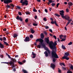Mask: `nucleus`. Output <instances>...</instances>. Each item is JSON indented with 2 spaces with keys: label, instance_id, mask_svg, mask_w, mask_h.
Segmentation results:
<instances>
[{
  "label": "nucleus",
  "instance_id": "obj_17",
  "mask_svg": "<svg viewBox=\"0 0 73 73\" xmlns=\"http://www.w3.org/2000/svg\"><path fill=\"white\" fill-rule=\"evenodd\" d=\"M18 36V34L15 33L13 35V37L14 38H16Z\"/></svg>",
  "mask_w": 73,
  "mask_h": 73
},
{
  "label": "nucleus",
  "instance_id": "obj_40",
  "mask_svg": "<svg viewBox=\"0 0 73 73\" xmlns=\"http://www.w3.org/2000/svg\"><path fill=\"white\" fill-rule=\"evenodd\" d=\"M47 20V19L46 17L44 18H43V20L44 21H46Z\"/></svg>",
  "mask_w": 73,
  "mask_h": 73
},
{
  "label": "nucleus",
  "instance_id": "obj_27",
  "mask_svg": "<svg viewBox=\"0 0 73 73\" xmlns=\"http://www.w3.org/2000/svg\"><path fill=\"white\" fill-rule=\"evenodd\" d=\"M63 37V35H59V37L60 39H62V37Z\"/></svg>",
  "mask_w": 73,
  "mask_h": 73
},
{
  "label": "nucleus",
  "instance_id": "obj_55",
  "mask_svg": "<svg viewBox=\"0 0 73 73\" xmlns=\"http://www.w3.org/2000/svg\"><path fill=\"white\" fill-rule=\"evenodd\" d=\"M44 11H45L46 13H48V10L46 9H45Z\"/></svg>",
  "mask_w": 73,
  "mask_h": 73
},
{
  "label": "nucleus",
  "instance_id": "obj_11",
  "mask_svg": "<svg viewBox=\"0 0 73 73\" xmlns=\"http://www.w3.org/2000/svg\"><path fill=\"white\" fill-rule=\"evenodd\" d=\"M68 4L69 5L68 8H70L71 6H72V5H73V3L70 2H69L68 3Z\"/></svg>",
  "mask_w": 73,
  "mask_h": 73
},
{
  "label": "nucleus",
  "instance_id": "obj_46",
  "mask_svg": "<svg viewBox=\"0 0 73 73\" xmlns=\"http://www.w3.org/2000/svg\"><path fill=\"white\" fill-rule=\"evenodd\" d=\"M36 42H38V41H39V42L40 38L37 39H36Z\"/></svg>",
  "mask_w": 73,
  "mask_h": 73
},
{
  "label": "nucleus",
  "instance_id": "obj_18",
  "mask_svg": "<svg viewBox=\"0 0 73 73\" xmlns=\"http://www.w3.org/2000/svg\"><path fill=\"white\" fill-rule=\"evenodd\" d=\"M30 31H31V33H32L33 34V33H35V31L33 29H32V28H31V29H30Z\"/></svg>",
  "mask_w": 73,
  "mask_h": 73
},
{
  "label": "nucleus",
  "instance_id": "obj_44",
  "mask_svg": "<svg viewBox=\"0 0 73 73\" xmlns=\"http://www.w3.org/2000/svg\"><path fill=\"white\" fill-rule=\"evenodd\" d=\"M33 25L34 26H37V24H35V23H33Z\"/></svg>",
  "mask_w": 73,
  "mask_h": 73
},
{
  "label": "nucleus",
  "instance_id": "obj_63",
  "mask_svg": "<svg viewBox=\"0 0 73 73\" xmlns=\"http://www.w3.org/2000/svg\"><path fill=\"white\" fill-rule=\"evenodd\" d=\"M35 19H37V16H35Z\"/></svg>",
  "mask_w": 73,
  "mask_h": 73
},
{
  "label": "nucleus",
  "instance_id": "obj_36",
  "mask_svg": "<svg viewBox=\"0 0 73 73\" xmlns=\"http://www.w3.org/2000/svg\"><path fill=\"white\" fill-rule=\"evenodd\" d=\"M55 15L56 16H57V17H60V15H58V14H56Z\"/></svg>",
  "mask_w": 73,
  "mask_h": 73
},
{
  "label": "nucleus",
  "instance_id": "obj_47",
  "mask_svg": "<svg viewBox=\"0 0 73 73\" xmlns=\"http://www.w3.org/2000/svg\"><path fill=\"white\" fill-rule=\"evenodd\" d=\"M45 28H46V29H48V28H49V27L48 26H45Z\"/></svg>",
  "mask_w": 73,
  "mask_h": 73
},
{
  "label": "nucleus",
  "instance_id": "obj_6",
  "mask_svg": "<svg viewBox=\"0 0 73 73\" xmlns=\"http://www.w3.org/2000/svg\"><path fill=\"white\" fill-rule=\"evenodd\" d=\"M1 2H3V1H4V3L5 4H7L11 3H12V0H1Z\"/></svg>",
  "mask_w": 73,
  "mask_h": 73
},
{
  "label": "nucleus",
  "instance_id": "obj_45",
  "mask_svg": "<svg viewBox=\"0 0 73 73\" xmlns=\"http://www.w3.org/2000/svg\"><path fill=\"white\" fill-rule=\"evenodd\" d=\"M18 14L19 15L21 16V15H22V14H21V12H19Z\"/></svg>",
  "mask_w": 73,
  "mask_h": 73
},
{
  "label": "nucleus",
  "instance_id": "obj_20",
  "mask_svg": "<svg viewBox=\"0 0 73 73\" xmlns=\"http://www.w3.org/2000/svg\"><path fill=\"white\" fill-rule=\"evenodd\" d=\"M64 54L66 56H69V53H68V52H66Z\"/></svg>",
  "mask_w": 73,
  "mask_h": 73
},
{
  "label": "nucleus",
  "instance_id": "obj_29",
  "mask_svg": "<svg viewBox=\"0 0 73 73\" xmlns=\"http://www.w3.org/2000/svg\"><path fill=\"white\" fill-rule=\"evenodd\" d=\"M55 21H52L51 22V24H55Z\"/></svg>",
  "mask_w": 73,
  "mask_h": 73
},
{
  "label": "nucleus",
  "instance_id": "obj_37",
  "mask_svg": "<svg viewBox=\"0 0 73 73\" xmlns=\"http://www.w3.org/2000/svg\"><path fill=\"white\" fill-rule=\"evenodd\" d=\"M51 5L52 7H54V5H56V4H55L54 3H52Z\"/></svg>",
  "mask_w": 73,
  "mask_h": 73
},
{
  "label": "nucleus",
  "instance_id": "obj_56",
  "mask_svg": "<svg viewBox=\"0 0 73 73\" xmlns=\"http://www.w3.org/2000/svg\"><path fill=\"white\" fill-rule=\"evenodd\" d=\"M64 39H66V36L64 35Z\"/></svg>",
  "mask_w": 73,
  "mask_h": 73
},
{
  "label": "nucleus",
  "instance_id": "obj_62",
  "mask_svg": "<svg viewBox=\"0 0 73 73\" xmlns=\"http://www.w3.org/2000/svg\"><path fill=\"white\" fill-rule=\"evenodd\" d=\"M50 20H51V21H53V20H54L52 18H50Z\"/></svg>",
  "mask_w": 73,
  "mask_h": 73
},
{
  "label": "nucleus",
  "instance_id": "obj_54",
  "mask_svg": "<svg viewBox=\"0 0 73 73\" xmlns=\"http://www.w3.org/2000/svg\"><path fill=\"white\" fill-rule=\"evenodd\" d=\"M0 40L1 41H3V38L2 37H0Z\"/></svg>",
  "mask_w": 73,
  "mask_h": 73
},
{
  "label": "nucleus",
  "instance_id": "obj_13",
  "mask_svg": "<svg viewBox=\"0 0 73 73\" xmlns=\"http://www.w3.org/2000/svg\"><path fill=\"white\" fill-rule=\"evenodd\" d=\"M1 63H3V64H9V65H11L12 63L11 62V61L10 62H1Z\"/></svg>",
  "mask_w": 73,
  "mask_h": 73
},
{
  "label": "nucleus",
  "instance_id": "obj_33",
  "mask_svg": "<svg viewBox=\"0 0 73 73\" xmlns=\"http://www.w3.org/2000/svg\"><path fill=\"white\" fill-rule=\"evenodd\" d=\"M30 37L31 38H33V35H30Z\"/></svg>",
  "mask_w": 73,
  "mask_h": 73
},
{
  "label": "nucleus",
  "instance_id": "obj_60",
  "mask_svg": "<svg viewBox=\"0 0 73 73\" xmlns=\"http://www.w3.org/2000/svg\"><path fill=\"white\" fill-rule=\"evenodd\" d=\"M0 57L1 58H3V55H0Z\"/></svg>",
  "mask_w": 73,
  "mask_h": 73
},
{
  "label": "nucleus",
  "instance_id": "obj_14",
  "mask_svg": "<svg viewBox=\"0 0 73 73\" xmlns=\"http://www.w3.org/2000/svg\"><path fill=\"white\" fill-rule=\"evenodd\" d=\"M10 5L11 6V9H14V7H15V5H13V4H10Z\"/></svg>",
  "mask_w": 73,
  "mask_h": 73
},
{
  "label": "nucleus",
  "instance_id": "obj_28",
  "mask_svg": "<svg viewBox=\"0 0 73 73\" xmlns=\"http://www.w3.org/2000/svg\"><path fill=\"white\" fill-rule=\"evenodd\" d=\"M55 24L56 26H57V27H59V26H58V24H57L56 21H55Z\"/></svg>",
  "mask_w": 73,
  "mask_h": 73
},
{
  "label": "nucleus",
  "instance_id": "obj_35",
  "mask_svg": "<svg viewBox=\"0 0 73 73\" xmlns=\"http://www.w3.org/2000/svg\"><path fill=\"white\" fill-rule=\"evenodd\" d=\"M41 44H40V45H38L37 46V48H41Z\"/></svg>",
  "mask_w": 73,
  "mask_h": 73
},
{
  "label": "nucleus",
  "instance_id": "obj_7",
  "mask_svg": "<svg viewBox=\"0 0 73 73\" xmlns=\"http://www.w3.org/2000/svg\"><path fill=\"white\" fill-rule=\"evenodd\" d=\"M11 60L13 62L11 61V62H12V64H11L10 65L11 66H11L12 68H14V67H15V66L14 65V62H16V60H15V59L13 58H11Z\"/></svg>",
  "mask_w": 73,
  "mask_h": 73
},
{
  "label": "nucleus",
  "instance_id": "obj_10",
  "mask_svg": "<svg viewBox=\"0 0 73 73\" xmlns=\"http://www.w3.org/2000/svg\"><path fill=\"white\" fill-rule=\"evenodd\" d=\"M25 42H29L30 41L29 37V36H26L25 39L24 40Z\"/></svg>",
  "mask_w": 73,
  "mask_h": 73
},
{
  "label": "nucleus",
  "instance_id": "obj_41",
  "mask_svg": "<svg viewBox=\"0 0 73 73\" xmlns=\"http://www.w3.org/2000/svg\"><path fill=\"white\" fill-rule=\"evenodd\" d=\"M67 73H72V72L69 70L67 72Z\"/></svg>",
  "mask_w": 73,
  "mask_h": 73
},
{
  "label": "nucleus",
  "instance_id": "obj_57",
  "mask_svg": "<svg viewBox=\"0 0 73 73\" xmlns=\"http://www.w3.org/2000/svg\"><path fill=\"white\" fill-rule=\"evenodd\" d=\"M44 34H45L46 35H47V34H48V33H46V31H44Z\"/></svg>",
  "mask_w": 73,
  "mask_h": 73
},
{
  "label": "nucleus",
  "instance_id": "obj_5",
  "mask_svg": "<svg viewBox=\"0 0 73 73\" xmlns=\"http://www.w3.org/2000/svg\"><path fill=\"white\" fill-rule=\"evenodd\" d=\"M25 0H21L20 3L22 4V5H24L25 4L26 5H28V2L27 0H25L23 2V1H24Z\"/></svg>",
  "mask_w": 73,
  "mask_h": 73
},
{
  "label": "nucleus",
  "instance_id": "obj_8",
  "mask_svg": "<svg viewBox=\"0 0 73 73\" xmlns=\"http://www.w3.org/2000/svg\"><path fill=\"white\" fill-rule=\"evenodd\" d=\"M49 37H47V38H45V42H46L47 44H49V46L50 44V40H49Z\"/></svg>",
  "mask_w": 73,
  "mask_h": 73
},
{
  "label": "nucleus",
  "instance_id": "obj_39",
  "mask_svg": "<svg viewBox=\"0 0 73 73\" xmlns=\"http://www.w3.org/2000/svg\"><path fill=\"white\" fill-rule=\"evenodd\" d=\"M72 42H70L68 44V45H72Z\"/></svg>",
  "mask_w": 73,
  "mask_h": 73
},
{
  "label": "nucleus",
  "instance_id": "obj_34",
  "mask_svg": "<svg viewBox=\"0 0 73 73\" xmlns=\"http://www.w3.org/2000/svg\"><path fill=\"white\" fill-rule=\"evenodd\" d=\"M33 11L35 12H37V11L35 9V7H34V9H33Z\"/></svg>",
  "mask_w": 73,
  "mask_h": 73
},
{
  "label": "nucleus",
  "instance_id": "obj_43",
  "mask_svg": "<svg viewBox=\"0 0 73 73\" xmlns=\"http://www.w3.org/2000/svg\"><path fill=\"white\" fill-rule=\"evenodd\" d=\"M26 13L27 15H29L31 14V13L29 12H26Z\"/></svg>",
  "mask_w": 73,
  "mask_h": 73
},
{
  "label": "nucleus",
  "instance_id": "obj_48",
  "mask_svg": "<svg viewBox=\"0 0 73 73\" xmlns=\"http://www.w3.org/2000/svg\"><path fill=\"white\" fill-rule=\"evenodd\" d=\"M53 37L55 39V40L57 39V37H56V36L55 35H53Z\"/></svg>",
  "mask_w": 73,
  "mask_h": 73
},
{
  "label": "nucleus",
  "instance_id": "obj_64",
  "mask_svg": "<svg viewBox=\"0 0 73 73\" xmlns=\"http://www.w3.org/2000/svg\"><path fill=\"white\" fill-rule=\"evenodd\" d=\"M3 31H7V29H3Z\"/></svg>",
  "mask_w": 73,
  "mask_h": 73
},
{
  "label": "nucleus",
  "instance_id": "obj_15",
  "mask_svg": "<svg viewBox=\"0 0 73 73\" xmlns=\"http://www.w3.org/2000/svg\"><path fill=\"white\" fill-rule=\"evenodd\" d=\"M32 54L33 56V57H32V58H35L36 57V54H35L33 52H32Z\"/></svg>",
  "mask_w": 73,
  "mask_h": 73
},
{
  "label": "nucleus",
  "instance_id": "obj_58",
  "mask_svg": "<svg viewBox=\"0 0 73 73\" xmlns=\"http://www.w3.org/2000/svg\"><path fill=\"white\" fill-rule=\"evenodd\" d=\"M13 71L16 72V68H14L13 69Z\"/></svg>",
  "mask_w": 73,
  "mask_h": 73
},
{
  "label": "nucleus",
  "instance_id": "obj_1",
  "mask_svg": "<svg viewBox=\"0 0 73 73\" xmlns=\"http://www.w3.org/2000/svg\"><path fill=\"white\" fill-rule=\"evenodd\" d=\"M57 45V43L54 42V43L52 41L50 42V48L52 50L51 52V56L52 57H54L55 58H58V55L56 53V52H57L56 49V46Z\"/></svg>",
  "mask_w": 73,
  "mask_h": 73
},
{
  "label": "nucleus",
  "instance_id": "obj_59",
  "mask_svg": "<svg viewBox=\"0 0 73 73\" xmlns=\"http://www.w3.org/2000/svg\"><path fill=\"white\" fill-rule=\"evenodd\" d=\"M7 56H8V57H9V58H11V56H10V55H7Z\"/></svg>",
  "mask_w": 73,
  "mask_h": 73
},
{
  "label": "nucleus",
  "instance_id": "obj_9",
  "mask_svg": "<svg viewBox=\"0 0 73 73\" xmlns=\"http://www.w3.org/2000/svg\"><path fill=\"white\" fill-rule=\"evenodd\" d=\"M16 19L17 20H20V21H21V22L23 21V19L21 18V17H19V15L17 16Z\"/></svg>",
  "mask_w": 73,
  "mask_h": 73
},
{
  "label": "nucleus",
  "instance_id": "obj_31",
  "mask_svg": "<svg viewBox=\"0 0 73 73\" xmlns=\"http://www.w3.org/2000/svg\"><path fill=\"white\" fill-rule=\"evenodd\" d=\"M62 70H66V68L62 67Z\"/></svg>",
  "mask_w": 73,
  "mask_h": 73
},
{
  "label": "nucleus",
  "instance_id": "obj_19",
  "mask_svg": "<svg viewBox=\"0 0 73 73\" xmlns=\"http://www.w3.org/2000/svg\"><path fill=\"white\" fill-rule=\"evenodd\" d=\"M0 47L1 48H4V45L0 42Z\"/></svg>",
  "mask_w": 73,
  "mask_h": 73
},
{
  "label": "nucleus",
  "instance_id": "obj_49",
  "mask_svg": "<svg viewBox=\"0 0 73 73\" xmlns=\"http://www.w3.org/2000/svg\"><path fill=\"white\" fill-rule=\"evenodd\" d=\"M70 68L71 69H72V70H73V65H71V66H70Z\"/></svg>",
  "mask_w": 73,
  "mask_h": 73
},
{
  "label": "nucleus",
  "instance_id": "obj_4",
  "mask_svg": "<svg viewBox=\"0 0 73 73\" xmlns=\"http://www.w3.org/2000/svg\"><path fill=\"white\" fill-rule=\"evenodd\" d=\"M67 18H65L64 19L65 20H67L68 21L67 22V23L66 25V27H67L70 23V22L72 21V19H70V17H69V16H67Z\"/></svg>",
  "mask_w": 73,
  "mask_h": 73
},
{
  "label": "nucleus",
  "instance_id": "obj_16",
  "mask_svg": "<svg viewBox=\"0 0 73 73\" xmlns=\"http://www.w3.org/2000/svg\"><path fill=\"white\" fill-rule=\"evenodd\" d=\"M51 68H52L53 69H54V68H55V65H54V64H51Z\"/></svg>",
  "mask_w": 73,
  "mask_h": 73
},
{
  "label": "nucleus",
  "instance_id": "obj_61",
  "mask_svg": "<svg viewBox=\"0 0 73 73\" xmlns=\"http://www.w3.org/2000/svg\"><path fill=\"white\" fill-rule=\"evenodd\" d=\"M49 31L50 32H51V33H52V29H49Z\"/></svg>",
  "mask_w": 73,
  "mask_h": 73
},
{
  "label": "nucleus",
  "instance_id": "obj_12",
  "mask_svg": "<svg viewBox=\"0 0 73 73\" xmlns=\"http://www.w3.org/2000/svg\"><path fill=\"white\" fill-rule=\"evenodd\" d=\"M62 59H66L67 60H68L69 59V58L67 56H64L62 57Z\"/></svg>",
  "mask_w": 73,
  "mask_h": 73
},
{
  "label": "nucleus",
  "instance_id": "obj_2",
  "mask_svg": "<svg viewBox=\"0 0 73 73\" xmlns=\"http://www.w3.org/2000/svg\"><path fill=\"white\" fill-rule=\"evenodd\" d=\"M39 42L40 43V44L41 46L43 48L46 50V51H45L44 52V54H45V56L46 57H48L49 56L48 54H50V51L49 50L48 48L45 46V44H44L42 43V42H44V40L42 39L41 38H40L39 39Z\"/></svg>",
  "mask_w": 73,
  "mask_h": 73
},
{
  "label": "nucleus",
  "instance_id": "obj_22",
  "mask_svg": "<svg viewBox=\"0 0 73 73\" xmlns=\"http://www.w3.org/2000/svg\"><path fill=\"white\" fill-rule=\"evenodd\" d=\"M60 65L61 66H62V65H63L64 66H65V64H64V63H60Z\"/></svg>",
  "mask_w": 73,
  "mask_h": 73
},
{
  "label": "nucleus",
  "instance_id": "obj_26",
  "mask_svg": "<svg viewBox=\"0 0 73 73\" xmlns=\"http://www.w3.org/2000/svg\"><path fill=\"white\" fill-rule=\"evenodd\" d=\"M66 40V39H65L64 38H62V39L61 40V41H62H62H65V40Z\"/></svg>",
  "mask_w": 73,
  "mask_h": 73
},
{
  "label": "nucleus",
  "instance_id": "obj_52",
  "mask_svg": "<svg viewBox=\"0 0 73 73\" xmlns=\"http://www.w3.org/2000/svg\"><path fill=\"white\" fill-rule=\"evenodd\" d=\"M66 11L67 12H69V9H66Z\"/></svg>",
  "mask_w": 73,
  "mask_h": 73
},
{
  "label": "nucleus",
  "instance_id": "obj_23",
  "mask_svg": "<svg viewBox=\"0 0 73 73\" xmlns=\"http://www.w3.org/2000/svg\"><path fill=\"white\" fill-rule=\"evenodd\" d=\"M6 7L7 8H11V6H9V5L8 4H7V5H6Z\"/></svg>",
  "mask_w": 73,
  "mask_h": 73
},
{
  "label": "nucleus",
  "instance_id": "obj_53",
  "mask_svg": "<svg viewBox=\"0 0 73 73\" xmlns=\"http://www.w3.org/2000/svg\"><path fill=\"white\" fill-rule=\"evenodd\" d=\"M59 4H60V3H58L56 4V7H57V8H58V6L59 5Z\"/></svg>",
  "mask_w": 73,
  "mask_h": 73
},
{
  "label": "nucleus",
  "instance_id": "obj_50",
  "mask_svg": "<svg viewBox=\"0 0 73 73\" xmlns=\"http://www.w3.org/2000/svg\"><path fill=\"white\" fill-rule=\"evenodd\" d=\"M48 2L50 3H52V0H48Z\"/></svg>",
  "mask_w": 73,
  "mask_h": 73
},
{
  "label": "nucleus",
  "instance_id": "obj_21",
  "mask_svg": "<svg viewBox=\"0 0 73 73\" xmlns=\"http://www.w3.org/2000/svg\"><path fill=\"white\" fill-rule=\"evenodd\" d=\"M41 37L42 38H44V35L43 33H42L41 35Z\"/></svg>",
  "mask_w": 73,
  "mask_h": 73
},
{
  "label": "nucleus",
  "instance_id": "obj_32",
  "mask_svg": "<svg viewBox=\"0 0 73 73\" xmlns=\"http://www.w3.org/2000/svg\"><path fill=\"white\" fill-rule=\"evenodd\" d=\"M3 40L4 41H6V40H7V39H6V38H5V37H3Z\"/></svg>",
  "mask_w": 73,
  "mask_h": 73
},
{
  "label": "nucleus",
  "instance_id": "obj_24",
  "mask_svg": "<svg viewBox=\"0 0 73 73\" xmlns=\"http://www.w3.org/2000/svg\"><path fill=\"white\" fill-rule=\"evenodd\" d=\"M3 41L4 42V44H5L6 45H9V44H8V43H7V42H5V41Z\"/></svg>",
  "mask_w": 73,
  "mask_h": 73
},
{
  "label": "nucleus",
  "instance_id": "obj_38",
  "mask_svg": "<svg viewBox=\"0 0 73 73\" xmlns=\"http://www.w3.org/2000/svg\"><path fill=\"white\" fill-rule=\"evenodd\" d=\"M52 61L53 62H56V60L55 59V58H53Z\"/></svg>",
  "mask_w": 73,
  "mask_h": 73
},
{
  "label": "nucleus",
  "instance_id": "obj_25",
  "mask_svg": "<svg viewBox=\"0 0 73 73\" xmlns=\"http://www.w3.org/2000/svg\"><path fill=\"white\" fill-rule=\"evenodd\" d=\"M62 49H65V46L63 45H62Z\"/></svg>",
  "mask_w": 73,
  "mask_h": 73
},
{
  "label": "nucleus",
  "instance_id": "obj_30",
  "mask_svg": "<svg viewBox=\"0 0 73 73\" xmlns=\"http://www.w3.org/2000/svg\"><path fill=\"white\" fill-rule=\"evenodd\" d=\"M18 64H19L20 65H23V63L20 61H18Z\"/></svg>",
  "mask_w": 73,
  "mask_h": 73
},
{
  "label": "nucleus",
  "instance_id": "obj_51",
  "mask_svg": "<svg viewBox=\"0 0 73 73\" xmlns=\"http://www.w3.org/2000/svg\"><path fill=\"white\" fill-rule=\"evenodd\" d=\"M17 8L18 9H21V7H20L18 6H17Z\"/></svg>",
  "mask_w": 73,
  "mask_h": 73
},
{
  "label": "nucleus",
  "instance_id": "obj_3",
  "mask_svg": "<svg viewBox=\"0 0 73 73\" xmlns=\"http://www.w3.org/2000/svg\"><path fill=\"white\" fill-rule=\"evenodd\" d=\"M59 12H60V14L61 15V16L62 19H66L67 18V16H69L67 15L64 16V11L63 10L60 11Z\"/></svg>",
  "mask_w": 73,
  "mask_h": 73
},
{
  "label": "nucleus",
  "instance_id": "obj_42",
  "mask_svg": "<svg viewBox=\"0 0 73 73\" xmlns=\"http://www.w3.org/2000/svg\"><path fill=\"white\" fill-rule=\"evenodd\" d=\"M25 22L26 23H28V19H26L25 20Z\"/></svg>",
  "mask_w": 73,
  "mask_h": 73
}]
</instances>
